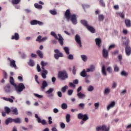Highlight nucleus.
Segmentation results:
<instances>
[{"label":"nucleus","instance_id":"6e6552de","mask_svg":"<svg viewBox=\"0 0 131 131\" xmlns=\"http://www.w3.org/2000/svg\"><path fill=\"white\" fill-rule=\"evenodd\" d=\"M31 25H39V26H42L43 25V23L42 21L32 20L30 21Z\"/></svg>","mask_w":131,"mask_h":131},{"label":"nucleus","instance_id":"393cba45","mask_svg":"<svg viewBox=\"0 0 131 131\" xmlns=\"http://www.w3.org/2000/svg\"><path fill=\"white\" fill-rule=\"evenodd\" d=\"M36 53L39 57V58H41V59H42V58H43V53H42V52L40 50H37L36 51Z\"/></svg>","mask_w":131,"mask_h":131},{"label":"nucleus","instance_id":"8fccbe9b","mask_svg":"<svg viewBox=\"0 0 131 131\" xmlns=\"http://www.w3.org/2000/svg\"><path fill=\"white\" fill-rule=\"evenodd\" d=\"M5 111L6 112V113H7V114H9V113H10V112H11V109H10V108L8 107H5Z\"/></svg>","mask_w":131,"mask_h":131},{"label":"nucleus","instance_id":"13d9d810","mask_svg":"<svg viewBox=\"0 0 131 131\" xmlns=\"http://www.w3.org/2000/svg\"><path fill=\"white\" fill-rule=\"evenodd\" d=\"M93 91H94V86L90 85L89 88H88V91L89 92H93Z\"/></svg>","mask_w":131,"mask_h":131},{"label":"nucleus","instance_id":"338daca9","mask_svg":"<svg viewBox=\"0 0 131 131\" xmlns=\"http://www.w3.org/2000/svg\"><path fill=\"white\" fill-rule=\"evenodd\" d=\"M68 59L69 60H73V55L72 54H70L68 57Z\"/></svg>","mask_w":131,"mask_h":131},{"label":"nucleus","instance_id":"a19ab883","mask_svg":"<svg viewBox=\"0 0 131 131\" xmlns=\"http://www.w3.org/2000/svg\"><path fill=\"white\" fill-rule=\"evenodd\" d=\"M89 119V117L87 115L85 114L83 116V118H82V120H83L84 121H86Z\"/></svg>","mask_w":131,"mask_h":131},{"label":"nucleus","instance_id":"3c124183","mask_svg":"<svg viewBox=\"0 0 131 131\" xmlns=\"http://www.w3.org/2000/svg\"><path fill=\"white\" fill-rule=\"evenodd\" d=\"M106 70L108 73L110 74L112 73V68L111 67H107Z\"/></svg>","mask_w":131,"mask_h":131},{"label":"nucleus","instance_id":"412c9836","mask_svg":"<svg viewBox=\"0 0 131 131\" xmlns=\"http://www.w3.org/2000/svg\"><path fill=\"white\" fill-rule=\"evenodd\" d=\"M125 24L127 28H130L131 27V21L128 19H126L125 20Z\"/></svg>","mask_w":131,"mask_h":131},{"label":"nucleus","instance_id":"1a4fd4ad","mask_svg":"<svg viewBox=\"0 0 131 131\" xmlns=\"http://www.w3.org/2000/svg\"><path fill=\"white\" fill-rule=\"evenodd\" d=\"M54 90H55L54 88H50L48 89V90L46 91L45 93L46 94H47V95H48L49 98H51V97L54 96V95L52 93H53V92H54Z\"/></svg>","mask_w":131,"mask_h":131},{"label":"nucleus","instance_id":"dca6fc26","mask_svg":"<svg viewBox=\"0 0 131 131\" xmlns=\"http://www.w3.org/2000/svg\"><path fill=\"white\" fill-rule=\"evenodd\" d=\"M86 28H87L88 30H89V31H90V32H91V33H95L96 32V30H95V29L93 28V27L89 25Z\"/></svg>","mask_w":131,"mask_h":131},{"label":"nucleus","instance_id":"f03ea898","mask_svg":"<svg viewBox=\"0 0 131 131\" xmlns=\"http://www.w3.org/2000/svg\"><path fill=\"white\" fill-rule=\"evenodd\" d=\"M50 34L51 35H52V36H53V37H54L55 39H58L61 46H63L64 43V39L63 38V37H62V35H61V34H58V36H57V34H56V33L54 31L51 32ZM58 36L59 37V38H58Z\"/></svg>","mask_w":131,"mask_h":131},{"label":"nucleus","instance_id":"aec40b11","mask_svg":"<svg viewBox=\"0 0 131 131\" xmlns=\"http://www.w3.org/2000/svg\"><path fill=\"white\" fill-rule=\"evenodd\" d=\"M41 77L42 78H43V79H46V78H47V75H48V71H41Z\"/></svg>","mask_w":131,"mask_h":131},{"label":"nucleus","instance_id":"9b49d317","mask_svg":"<svg viewBox=\"0 0 131 131\" xmlns=\"http://www.w3.org/2000/svg\"><path fill=\"white\" fill-rule=\"evenodd\" d=\"M102 56L105 59H108V57H109V53L108 52V51L105 49H103Z\"/></svg>","mask_w":131,"mask_h":131},{"label":"nucleus","instance_id":"ddd939ff","mask_svg":"<svg viewBox=\"0 0 131 131\" xmlns=\"http://www.w3.org/2000/svg\"><path fill=\"white\" fill-rule=\"evenodd\" d=\"M20 36L18 33H15L14 35L11 36V39L15 40H19Z\"/></svg>","mask_w":131,"mask_h":131},{"label":"nucleus","instance_id":"473e14b6","mask_svg":"<svg viewBox=\"0 0 131 131\" xmlns=\"http://www.w3.org/2000/svg\"><path fill=\"white\" fill-rule=\"evenodd\" d=\"M4 90L6 93H10L11 91L10 85H7L6 86H5Z\"/></svg>","mask_w":131,"mask_h":131},{"label":"nucleus","instance_id":"e2e57ef3","mask_svg":"<svg viewBox=\"0 0 131 131\" xmlns=\"http://www.w3.org/2000/svg\"><path fill=\"white\" fill-rule=\"evenodd\" d=\"M79 106L80 108L83 109V108H84L85 104L83 103H81L79 104Z\"/></svg>","mask_w":131,"mask_h":131},{"label":"nucleus","instance_id":"39448f33","mask_svg":"<svg viewBox=\"0 0 131 131\" xmlns=\"http://www.w3.org/2000/svg\"><path fill=\"white\" fill-rule=\"evenodd\" d=\"M7 60L9 62V66L11 68H14V69H17V65H16V61L13 59H11L10 57L7 58Z\"/></svg>","mask_w":131,"mask_h":131},{"label":"nucleus","instance_id":"69168bd1","mask_svg":"<svg viewBox=\"0 0 131 131\" xmlns=\"http://www.w3.org/2000/svg\"><path fill=\"white\" fill-rule=\"evenodd\" d=\"M46 40H48V37L45 36V37H42L41 42H42L43 41H46Z\"/></svg>","mask_w":131,"mask_h":131},{"label":"nucleus","instance_id":"bb28decb","mask_svg":"<svg viewBox=\"0 0 131 131\" xmlns=\"http://www.w3.org/2000/svg\"><path fill=\"white\" fill-rule=\"evenodd\" d=\"M80 75L82 76V77H86L87 74L85 70L84 69L82 70V71L80 73Z\"/></svg>","mask_w":131,"mask_h":131},{"label":"nucleus","instance_id":"ea45409f","mask_svg":"<svg viewBox=\"0 0 131 131\" xmlns=\"http://www.w3.org/2000/svg\"><path fill=\"white\" fill-rule=\"evenodd\" d=\"M66 90H68V86L65 85L64 86L61 88V92L63 93H66Z\"/></svg>","mask_w":131,"mask_h":131},{"label":"nucleus","instance_id":"c03bdc74","mask_svg":"<svg viewBox=\"0 0 131 131\" xmlns=\"http://www.w3.org/2000/svg\"><path fill=\"white\" fill-rule=\"evenodd\" d=\"M114 71L115 72H119V68L118 67V66H117V64H115L114 66Z\"/></svg>","mask_w":131,"mask_h":131},{"label":"nucleus","instance_id":"c9c22d12","mask_svg":"<svg viewBox=\"0 0 131 131\" xmlns=\"http://www.w3.org/2000/svg\"><path fill=\"white\" fill-rule=\"evenodd\" d=\"M13 122H15V123H20L21 119H20L19 118H17L16 119H13Z\"/></svg>","mask_w":131,"mask_h":131},{"label":"nucleus","instance_id":"a211bd4d","mask_svg":"<svg viewBox=\"0 0 131 131\" xmlns=\"http://www.w3.org/2000/svg\"><path fill=\"white\" fill-rule=\"evenodd\" d=\"M115 104H116L115 101H112L111 103L107 106V111H109L111 108L114 107L115 106Z\"/></svg>","mask_w":131,"mask_h":131},{"label":"nucleus","instance_id":"a18cd8bd","mask_svg":"<svg viewBox=\"0 0 131 131\" xmlns=\"http://www.w3.org/2000/svg\"><path fill=\"white\" fill-rule=\"evenodd\" d=\"M104 93L105 95L109 94V93H110V89H109V88H106V89L104 90Z\"/></svg>","mask_w":131,"mask_h":131},{"label":"nucleus","instance_id":"37998d69","mask_svg":"<svg viewBox=\"0 0 131 131\" xmlns=\"http://www.w3.org/2000/svg\"><path fill=\"white\" fill-rule=\"evenodd\" d=\"M34 96H35V97H36V98H38L39 99H41V98H43V96L39 95L36 93H34Z\"/></svg>","mask_w":131,"mask_h":131},{"label":"nucleus","instance_id":"c756f323","mask_svg":"<svg viewBox=\"0 0 131 131\" xmlns=\"http://www.w3.org/2000/svg\"><path fill=\"white\" fill-rule=\"evenodd\" d=\"M10 82L12 85H13V86H16V83H15V82H14V78H13V77H10Z\"/></svg>","mask_w":131,"mask_h":131},{"label":"nucleus","instance_id":"b1692460","mask_svg":"<svg viewBox=\"0 0 131 131\" xmlns=\"http://www.w3.org/2000/svg\"><path fill=\"white\" fill-rule=\"evenodd\" d=\"M12 122H13V119L12 118H8L5 121L6 125H8L9 123H12Z\"/></svg>","mask_w":131,"mask_h":131},{"label":"nucleus","instance_id":"f257e3e1","mask_svg":"<svg viewBox=\"0 0 131 131\" xmlns=\"http://www.w3.org/2000/svg\"><path fill=\"white\" fill-rule=\"evenodd\" d=\"M64 17L67 21H70L71 20L72 24L74 25H76L77 24V19L76 18V15L71 14L70 10L67 9L64 13Z\"/></svg>","mask_w":131,"mask_h":131},{"label":"nucleus","instance_id":"5fc2aeb1","mask_svg":"<svg viewBox=\"0 0 131 131\" xmlns=\"http://www.w3.org/2000/svg\"><path fill=\"white\" fill-rule=\"evenodd\" d=\"M83 114L81 113H79L78 114V119H82V118L83 117Z\"/></svg>","mask_w":131,"mask_h":131},{"label":"nucleus","instance_id":"cd10ccee","mask_svg":"<svg viewBox=\"0 0 131 131\" xmlns=\"http://www.w3.org/2000/svg\"><path fill=\"white\" fill-rule=\"evenodd\" d=\"M34 6L36 9H38V10H41V9H42V6L39 5L37 3H35Z\"/></svg>","mask_w":131,"mask_h":131},{"label":"nucleus","instance_id":"20e7f679","mask_svg":"<svg viewBox=\"0 0 131 131\" xmlns=\"http://www.w3.org/2000/svg\"><path fill=\"white\" fill-rule=\"evenodd\" d=\"M58 77L60 78L61 80H65L68 78V75L65 71H62L58 73Z\"/></svg>","mask_w":131,"mask_h":131},{"label":"nucleus","instance_id":"9d476101","mask_svg":"<svg viewBox=\"0 0 131 131\" xmlns=\"http://www.w3.org/2000/svg\"><path fill=\"white\" fill-rule=\"evenodd\" d=\"M75 39L76 42L78 43L80 48H82V45L81 44V40L80 36L79 35H77V34L76 35L75 37Z\"/></svg>","mask_w":131,"mask_h":131},{"label":"nucleus","instance_id":"58836bf2","mask_svg":"<svg viewBox=\"0 0 131 131\" xmlns=\"http://www.w3.org/2000/svg\"><path fill=\"white\" fill-rule=\"evenodd\" d=\"M10 98H8V102H10V103H13L14 100H15V97L14 96H11Z\"/></svg>","mask_w":131,"mask_h":131},{"label":"nucleus","instance_id":"6ab92c4d","mask_svg":"<svg viewBox=\"0 0 131 131\" xmlns=\"http://www.w3.org/2000/svg\"><path fill=\"white\" fill-rule=\"evenodd\" d=\"M77 95L78 98H79V99H84L86 97V95H85V94L82 93V92L77 93Z\"/></svg>","mask_w":131,"mask_h":131},{"label":"nucleus","instance_id":"0e129e2a","mask_svg":"<svg viewBox=\"0 0 131 131\" xmlns=\"http://www.w3.org/2000/svg\"><path fill=\"white\" fill-rule=\"evenodd\" d=\"M41 66H43V67L47 66V65H48V62H46L43 61H42L41 62Z\"/></svg>","mask_w":131,"mask_h":131},{"label":"nucleus","instance_id":"bf43d9fd","mask_svg":"<svg viewBox=\"0 0 131 131\" xmlns=\"http://www.w3.org/2000/svg\"><path fill=\"white\" fill-rule=\"evenodd\" d=\"M60 126L61 128H62V129H64V128H65V124L63 122H61L60 124Z\"/></svg>","mask_w":131,"mask_h":131},{"label":"nucleus","instance_id":"423d86ee","mask_svg":"<svg viewBox=\"0 0 131 131\" xmlns=\"http://www.w3.org/2000/svg\"><path fill=\"white\" fill-rule=\"evenodd\" d=\"M54 53H55L54 58L56 60H58L59 58L63 57V53L60 52L58 49L54 50Z\"/></svg>","mask_w":131,"mask_h":131},{"label":"nucleus","instance_id":"603ef678","mask_svg":"<svg viewBox=\"0 0 131 131\" xmlns=\"http://www.w3.org/2000/svg\"><path fill=\"white\" fill-rule=\"evenodd\" d=\"M69 86L71 88H72L73 89H75V87L76 86V85H75V84H74V83H72V82L69 83Z\"/></svg>","mask_w":131,"mask_h":131},{"label":"nucleus","instance_id":"680f3d73","mask_svg":"<svg viewBox=\"0 0 131 131\" xmlns=\"http://www.w3.org/2000/svg\"><path fill=\"white\" fill-rule=\"evenodd\" d=\"M3 73H4V78L5 79H7V78L8 77V74H7V72L5 71H4Z\"/></svg>","mask_w":131,"mask_h":131},{"label":"nucleus","instance_id":"49530a36","mask_svg":"<svg viewBox=\"0 0 131 131\" xmlns=\"http://www.w3.org/2000/svg\"><path fill=\"white\" fill-rule=\"evenodd\" d=\"M121 75L124 77H127L128 75V73L126 72L125 71H122L121 73Z\"/></svg>","mask_w":131,"mask_h":131},{"label":"nucleus","instance_id":"72a5a7b5","mask_svg":"<svg viewBox=\"0 0 131 131\" xmlns=\"http://www.w3.org/2000/svg\"><path fill=\"white\" fill-rule=\"evenodd\" d=\"M80 23H81V24H82V25H83L84 26H85V27H87L89 25L88 24V21H86V20H80Z\"/></svg>","mask_w":131,"mask_h":131},{"label":"nucleus","instance_id":"f8f14e48","mask_svg":"<svg viewBox=\"0 0 131 131\" xmlns=\"http://www.w3.org/2000/svg\"><path fill=\"white\" fill-rule=\"evenodd\" d=\"M48 85V82H47V81L46 80H43L42 82V84L40 86L41 91H45V90H46V88H47Z\"/></svg>","mask_w":131,"mask_h":131},{"label":"nucleus","instance_id":"774afa93","mask_svg":"<svg viewBox=\"0 0 131 131\" xmlns=\"http://www.w3.org/2000/svg\"><path fill=\"white\" fill-rule=\"evenodd\" d=\"M119 15L121 18H124V14H123V13H119Z\"/></svg>","mask_w":131,"mask_h":131},{"label":"nucleus","instance_id":"0eeeda50","mask_svg":"<svg viewBox=\"0 0 131 131\" xmlns=\"http://www.w3.org/2000/svg\"><path fill=\"white\" fill-rule=\"evenodd\" d=\"M35 117L38 123H41L42 125H46V124H47V123L46 120L45 119L41 120V119L40 118V117L38 116V115H37V114H35Z\"/></svg>","mask_w":131,"mask_h":131},{"label":"nucleus","instance_id":"c85d7f7f","mask_svg":"<svg viewBox=\"0 0 131 131\" xmlns=\"http://www.w3.org/2000/svg\"><path fill=\"white\" fill-rule=\"evenodd\" d=\"M81 58L83 62H86L88 61V56L85 55H81Z\"/></svg>","mask_w":131,"mask_h":131},{"label":"nucleus","instance_id":"09e8293b","mask_svg":"<svg viewBox=\"0 0 131 131\" xmlns=\"http://www.w3.org/2000/svg\"><path fill=\"white\" fill-rule=\"evenodd\" d=\"M50 14H51V15H57V11H56V10H50L49 11Z\"/></svg>","mask_w":131,"mask_h":131},{"label":"nucleus","instance_id":"a878e982","mask_svg":"<svg viewBox=\"0 0 131 131\" xmlns=\"http://www.w3.org/2000/svg\"><path fill=\"white\" fill-rule=\"evenodd\" d=\"M71 118V115L70 114H68L66 116V120L67 123H69L70 122V118Z\"/></svg>","mask_w":131,"mask_h":131},{"label":"nucleus","instance_id":"79ce46f5","mask_svg":"<svg viewBox=\"0 0 131 131\" xmlns=\"http://www.w3.org/2000/svg\"><path fill=\"white\" fill-rule=\"evenodd\" d=\"M104 18H105V16H104L103 15H99V20L100 21H103V20H104Z\"/></svg>","mask_w":131,"mask_h":131},{"label":"nucleus","instance_id":"f704fd0d","mask_svg":"<svg viewBox=\"0 0 131 131\" xmlns=\"http://www.w3.org/2000/svg\"><path fill=\"white\" fill-rule=\"evenodd\" d=\"M63 50L67 55H69V54H70V53L69 52V48L65 47L63 48Z\"/></svg>","mask_w":131,"mask_h":131},{"label":"nucleus","instance_id":"2eb2a0df","mask_svg":"<svg viewBox=\"0 0 131 131\" xmlns=\"http://www.w3.org/2000/svg\"><path fill=\"white\" fill-rule=\"evenodd\" d=\"M125 53L127 56H129L131 54V48L129 46H126L125 47Z\"/></svg>","mask_w":131,"mask_h":131},{"label":"nucleus","instance_id":"e433bc0d","mask_svg":"<svg viewBox=\"0 0 131 131\" xmlns=\"http://www.w3.org/2000/svg\"><path fill=\"white\" fill-rule=\"evenodd\" d=\"M61 107L62 109H63V110H65L67 108H68V105H67V103H63L62 104H61Z\"/></svg>","mask_w":131,"mask_h":131},{"label":"nucleus","instance_id":"5701e85b","mask_svg":"<svg viewBox=\"0 0 131 131\" xmlns=\"http://www.w3.org/2000/svg\"><path fill=\"white\" fill-rule=\"evenodd\" d=\"M11 112L13 113V114L14 115H18V109L16 107H12Z\"/></svg>","mask_w":131,"mask_h":131},{"label":"nucleus","instance_id":"4be33fe9","mask_svg":"<svg viewBox=\"0 0 131 131\" xmlns=\"http://www.w3.org/2000/svg\"><path fill=\"white\" fill-rule=\"evenodd\" d=\"M101 72L103 76H107V73L106 72V68L105 67V65L102 66Z\"/></svg>","mask_w":131,"mask_h":131},{"label":"nucleus","instance_id":"4468645a","mask_svg":"<svg viewBox=\"0 0 131 131\" xmlns=\"http://www.w3.org/2000/svg\"><path fill=\"white\" fill-rule=\"evenodd\" d=\"M99 130H101L102 131H109L110 130V126H107L105 125H103L102 126H99Z\"/></svg>","mask_w":131,"mask_h":131},{"label":"nucleus","instance_id":"864d4df0","mask_svg":"<svg viewBox=\"0 0 131 131\" xmlns=\"http://www.w3.org/2000/svg\"><path fill=\"white\" fill-rule=\"evenodd\" d=\"M82 8L83 9H84V10H85V9H89V8H90V5L86 4H83Z\"/></svg>","mask_w":131,"mask_h":131},{"label":"nucleus","instance_id":"7ed1b4c3","mask_svg":"<svg viewBox=\"0 0 131 131\" xmlns=\"http://www.w3.org/2000/svg\"><path fill=\"white\" fill-rule=\"evenodd\" d=\"M14 88L17 94H20L21 92H23V90H25V85H24V84H23V83H20L17 85L15 84Z\"/></svg>","mask_w":131,"mask_h":131},{"label":"nucleus","instance_id":"de8ad7c7","mask_svg":"<svg viewBox=\"0 0 131 131\" xmlns=\"http://www.w3.org/2000/svg\"><path fill=\"white\" fill-rule=\"evenodd\" d=\"M42 37L41 36L39 35L37 37V39H36V41H38V42H41V39Z\"/></svg>","mask_w":131,"mask_h":131},{"label":"nucleus","instance_id":"f3484780","mask_svg":"<svg viewBox=\"0 0 131 131\" xmlns=\"http://www.w3.org/2000/svg\"><path fill=\"white\" fill-rule=\"evenodd\" d=\"M95 70V68L94 66L91 65L89 68L86 69V72H94Z\"/></svg>","mask_w":131,"mask_h":131},{"label":"nucleus","instance_id":"052dcab7","mask_svg":"<svg viewBox=\"0 0 131 131\" xmlns=\"http://www.w3.org/2000/svg\"><path fill=\"white\" fill-rule=\"evenodd\" d=\"M48 122L49 124H52V123H53V121H52V117H48Z\"/></svg>","mask_w":131,"mask_h":131},{"label":"nucleus","instance_id":"6e6d98bb","mask_svg":"<svg viewBox=\"0 0 131 131\" xmlns=\"http://www.w3.org/2000/svg\"><path fill=\"white\" fill-rule=\"evenodd\" d=\"M72 94H73V90H69L68 91V95L69 96H71L72 95Z\"/></svg>","mask_w":131,"mask_h":131},{"label":"nucleus","instance_id":"7c9ffc66","mask_svg":"<svg viewBox=\"0 0 131 131\" xmlns=\"http://www.w3.org/2000/svg\"><path fill=\"white\" fill-rule=\"evenodd\" d=\"M99 4L100 6L103 8H105V7H106V5L105 4L104 0H99Z\"/></svg>","mask_w":131,"mask_h":131},{"label":"nucleus","instance_id":"4c0bfd02","mask_svg":"<svg viewBox=\"0 0 131 131\" xmlns=\"http://www.w3.org/2000/svg\"><path fill=\"white\" fill-rule=\"evenodd\" d=\"M20 2H21V0H12L13 5H18Z\"/></svg>","mask_w":131,"mask_h":131},{"label":"nucleus","instance_id":"4d7b16f0","mask_svg":"<svg viewBox=\"0 0 131 131\" xmlns=\"http://www.w3.org/2000/svg\"><path fill=\"white\" fill-rule=\"evenodd\" d=\"M89 77H90V76H87L85 78L86 83H90L91 82V81L89 79Z\"/></svg>","mask_w":131,"mask_h":131},{"label":"nucleus","instance_id":"2f4dec72","mask_svg":"<svg viewBox=\"0 0 131 131\" xmlns=\"http://www.w3.org/2000/svg\"><path fill=\"white\" fill-rule=\"evenodd\" d=\"M28 65H29V66H31V67H33V66H34L35 65L34 61L32 59H30L28 62Z\"/></svg>","mask_w":131,"mask_h":131}]
</instances>
